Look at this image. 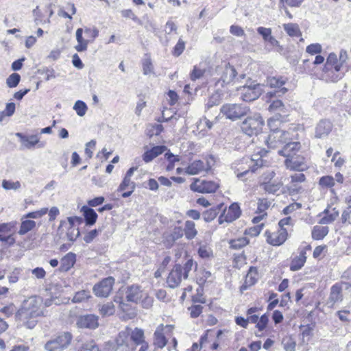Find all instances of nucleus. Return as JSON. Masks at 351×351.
<instances>
[{
    "label": "nucleus",
    "instance_id": "c756f323",
    "mask_svg": "<svg viewBox=\"0 0 351 351\" xmlns=\"http://www.w3.org/2000/svg\"><path fill=\"white\" fill-rule=\"evenodd\" d=\"M84 29L82 28H78L76 30V40L78 43V44L75 47V49L78 52H82L87 49L88 45L90 42L89 40H85L83 38L82 34H83Z\"/></svg>",
    "mask_w": 351,
    "mask_h": 351
},
{
    "label": "nucleus",
    "instance_id": "09e8293b",
    "mask_svg": "<svg viewBox=\"0 0 351 351\" xmlns=\"http://www.w3.org/2000/svg\"><path fill=\"white\" fill-rule=\"evenodd\" d=\"M258 311V308L257 307H251L247 311V319L248 320V323L251 322L253 324H256L258 321L259 316L258 315L254 314L256 312Z\"/></svg>",
    "mask_w": 351,
    "mask_h": 351
},
{
    "label": "nucleus",
    "instance_id": "052dcab7",
    "mask_svg": "<svg viewBox=\"0 0 351 351\" xmlns=\"http://www.w3.org/2000/svg\"><path fill=\"white\" fill-rule=\"evenodd\" d=\"M188 310L192 318H197L202 313L203 306L200 304L193 305Z\"/></svg>",
    "mask_w": 351,
    "mask_h": 351
},
{
    "label": "nucleus",
    "instance_id": "3c124183",
    "mask_svg": "<svg viewBox=\"0 0 351 351\" xmlns=\"http://www.w3.org/2000/svg\"><path fill=\"white\" fill-rule=\"evenodd\" d=\"M78 351H99V348L94 341H90L82 343Z\"/></svg>",
    "mask_w": 351,
    "mask_h": 351
},
{
    "label": "nucleus",
    "instance_id": "bb28decb",
    "mask_svg": "<svg viewBox=\"0 0 351 351\" xmlns=\"http://www.w3.org/2000/svg\"><path fill=\"white\" fill-rule=\"evenodd\" d=\"M75 261L76 255L73 252H69L61 259L60 271L62 272L68 271L73 267Z\"/></svg>",
    "mask_w": 351,
    "mask_h": 351
},
{
    "label": "nucleus",
    "instance_id": "7c9ffc66",
    "mask_svg": "<svg viewBox=\"0 0 351 351\" xmlns=\"http://www.w3.org/2000/svg\"><path fill=\"white\" fill-rule=\"evenodd\" d=\"M286 116L287 114L276 113L274 117L267 120V125L270 129V132H273L274 130H280L278 125L285 121Z\"/></svg>",
    "mask_w": 351,
    "mask_h": 351
},
{
    "label": "nucleus",
    "instance_id": "4c0bfd02",
    "mask_svg": "<svg viewBox=\"0 0 351 351\" xmlns=\"http://www.w3.org/2000/svg\"><path fill=\"white\" fill-rule=\"evenodd\" d=\"M270 112H278L281 114H286V107L283 102L280 99L274 100L268 108Z\"/></svg>",
    "mask_w": 351,
    "mask_h": 351
},
{
    "label": "nucleus",
    "instance_id": "5701e85b",
    "mask_svg": "<svg viewBox=\"0 0 351 351\" xmlns=\"http://www.w3.org/2000/svg\"><path fill=\"white\" fill-rule=\"evenodd\" d=\"M237 75V71L235 68L230 65V63H227L225 65L224 69L221 74V78L218 82H222L221 85L229 84L233 82Z\"/></svg>",
    "mask_w": 351,
    "mask_h": 351
},
{
    "label": "nucleus",
    "instance_id": "7ed1b4c3",
    "mask_svg": "<svg viewBox=\"0 0 351 351\" xmlns=\"http://www.w3.org/2000/svg\"><path fill=\"white\" fill-rule=\"evenodd\" d=\"M264 124L265 122L261 115L258 113H255L252 116H248L242 121L241 130L249 136H257L262 132Z\"/></svg>",
    "mask_w": 351,
    "mask_h": 351
},
{
    "label": "nucleus",
    "instance_id": "473e14b6",
    "mask_svg": "<svg viewBox=\"0 0 351 351\" xmlns=\"http://www.w3.org/2000/svg\"><path fill=\"white\" fill-rule=\"evenodd\" d=\"M223 206V204H220L216 206L215 207H213L208 210H205L202 213V217H203L204 220L206 222H210L211 221H213L217 217V215L219 214V211L221 210V209L222 208Z\"/></svg>",
    "mask_w": 351,
    "mask_h": 351
},
{
    "label": "nucleus",
    "instance_id": "cd10ccee",
    "mask_svg": "<svg viewBox=\"0 0 351 351\" xmlns=\"http://www.w3.org/2000/svg\"><path fill=\"white\" fill-rule=\"evenodd\" d=\"M306 261L305 250H301L299 256H296L292 261L290 265V270L296 271L300 270L304 265Z\"/></svg>",
    "mask_w": 351,
    "mask_h": 351
},
{
    "label": "nucleus",
    "instance_id": "49530a36",
    "mask_svg": "<svg viewBox=\"0 0 351 351\" xmlns=\"http://www.w3.org/2000/svg\"><path fill=\"white\" fill-rule=\"evenodd\" d=\"M264 190L271 194L276 193L280 188V183H274L271 182H265L263 184Z\"/></svg>",
    "mask_w": 351,
    "mask_h": 351
},
{
    "label": "nucleus",
    "instance_id": "79ce46f5",
    "mask_svg": "<svg viewBox=\"0 0 351 351\" xmlns=\"http://www.w3.org/2000/svg\"><path fill=\"white\" fill-rule=\"evenodd\" d=\"M99 313L102 316L112 315L114 313V306L112 302L103 304L99 308Z\"/></svg>",
    "mask_w": 351,
    "mask_h": 351
},
{
    "label": "nucleus",
    "instance_id": "a211bd4d",
    "mask_svg": "<svg viewBox=\"0 0 351 351\" xmlns=\"http://www.w3.org/2000/svg\"><path fill=\"white\" fill-rule=\"evenodd\" d=\"M16 136L20 138L21 145L23 148L31 149L36 144H38V147L40 148L45 146L44 143H40L39 138L37 135L32 134L30 136H26L21 132H17L16 133Z\"/></svg>",
    "mask_w": 351,
    "mask_h": 351
},
{
    "label": "nucleus",
    "instance_id": "4d7b16f0",
    "mask_svg": "<svg viewBox=\"0 0 351 351\" xmlns=\"http://www.w3.org/2000/svg\"><path fill=\"white\" fill-rule=\"evenodd\" d=\"M84 33L86 36L90 38L88 39L90 42H93L94 40L99 36V30L96 27H85Z\"/></svg>",
    "mask_w": 351,
    "mask_h": 351
},
{
    "label": "nucleus",
    "instance_id": "412c9836",
    "mask_svg": "<svg viewBox=\"0 0 351 351\" xmlns=\"http://www.w3.org/2000/svg\"><path fill=\"white\" fill-rule=\"evenodd\" d=\"M300 148L301 144L300 142H290L288 141L285 143L282 149L278 150V154L288 158L293 155H296Z\"/></svg>",
    "mask_w": 351,
    "mask_h": 351
},
{
    "label": "nucleus",
    "instance_id": "a878e982",
    "mask_svg": "<svg viewBox=\"0 0 351 351\" xmlns=\"http://www.w3.org/2000/svg\"><path fill=\"white\" fill-rule=\"evenodd\" d=\"M167 149L165 145H156L146 151L142 156L143 160L146 163L152 161L155 158L162 154Z\"/></svg>",
    "mask_w": 351,
    "mask_h": 351
},
{
    "label": "nucleus",
    "instance_id": "c85d7f7f",
    "mask_svg": "<svg viewBox=\"0 0 351 351\" xmlns=\"http://www.w3.org/2000/svg\"><path fill=\"white\" fill-rule=\"evenodd\" d=\"M130 338L132 348L134 345L138 346L144 343V331L138 328H135L134 330L130 329Z\"/></svg>",
    "mask_w": 351,
    "mask_h": 351
},
{
    "label": "nucleus",
    "instance_id": "6e6552de",
    "mask_svg": "<svg viewBox=\"0 0 351 351\" xmlns=\"http://www.w3.org/2000/svg\"><path fill=\"white\" fill-rule=\"evenodd\" d=\"M286 84V80L282 77H270L267 79V84L271 88H276L274 91L268 92L266 97L271 99L273 97H280L285 95L288 89L283 86Z\"/></svg>",
    "mask_w": 351,
    "mask_h": 351
},
{
    "label": "nucleus",
    "instance_id": "dca6fc26",
    "mask_svg": "<svg viewBox=\"0 0 351 351\" xmlns=\"http://www.w3.org/2000/svg\"><path fill=\"white\" fill-rule=\"evenodd\" d=\"M285 165L287 169L298 171H303L308 168L304 162V158L298 154L286 158Z\"/></svg>",
    "mask_w": 351,
    "mask_h": 351
},
{
    "label": "nucleus",
    "instance_id": "a19ab883",
    "mask_svg": "<svg viewBox=\"0 0 351 351\" xmlns=\"http://www.w3.org/2000/svg\"><path fill=\"white\" fill-rule=\"evenodd\" d=\"M73 108L80 117H83L88 110L86 104L82 100L75 101Z\"/></svg>",
    "mask_w": 351,
    "mask_h": 351
},
{
    "label": "nucleus",
    "instance_id": "2eb2a0df",
    "mask_svg": "<svg viewBox=\"0 0 351 351\" xmlns=\"http://www.w3.org/2000/svg\"><path fill=\"white\" fill-rule=\"evenodd\" d=\"M265 234L267 235V242L273 245L283 244L288 237V232L285 228H279L278 231L272 233L267 230Z\"/></svg>",
    "mask_w": 351,
    "mask_h": 351
},
{
    "label": "nucleus",
    "instance_id": "37998d69",
    "mask_svg": "<svg viewBox=\"0 0 351 351\" xmlns=\"http://www.w3.org/2000/svg\"><path fill=\"white\" fill-rule=\"evenodd\" d=\"M249 241L245 237H241L237 239L231 240L230 242V247L234 250H239L247 245Z\"/></svg>",
    "mask_w": 351,
    "mask_h": 351
},
{
    "label": "nucleus",
    "instance_id": "69168bd1",
    "mask_svg": "<svg viewBox=\"0 0 351 351\" xmlns=\"http://www.w3.org/2000/svg\"><path fill=\"white\" fill-rule=\"evenodd\" d=\"M257 32L260 34L265 42L271 36V29L264 27H258L257 28Z\"/></svg>",
    "mask_w": 351,
    "mask_h": 351
},
{
    "label": "nucleus",
    "instance_id": "13d9d810",
    "mask_svg": "<svg viewBox=\"0 0 351 351\" xmlns=\"http://www.w3.org/2000/svg\"><path fill=\"white\" fill-rule=\"evenodd\" d=\"M130 184H132V190H135L136 184L134 182H132L130 178L124 177L121 183L118 187V191H123L125 190L128 187H129Z\"/></svg>",
    "mask_w": 351,
    "mask_h": 351
},
{
    "label": "nucleus",
    "instance_id": "680f3d73",
    "mask_svg": "<svg viewBox=\"0 0 351 351\" xmlns=\"http://www.w3.org/2000/svg\"><path fill=\"white\" fill-rule=\"evenodd\" d=\"M268 322V316L266 314H264L258 319L256 327L258 329L259 331H263L267 327Z\"/></svg>",
    "mask_w": 351,
    "mask_h": 351
},
{
    "label": "nucleus",
    "instance_id": "0eeeda50",
    "mask_svg": "<svg viewBox=\"0 0 351 351\" xmlns=\"http://www.w3.org/2000/svg\"><path fill=\"white\" fill-rule=\"evenodd\" d=\"M16 226V221L0 223V241L8 246L13 245L16 242L14 236L17 229Z\"/></svg>",
    "mask_w": 351,
    "mask_h": 351
},
{
    "label": "nucleus",
    "instance_id": "4468645a",
    "mask_svg": "<svg viewBox=\"0 0 351 351\" xmlns=\"http://www.w3.org/2000/svg\"><path fill=\"white\" fill-rule=\"evenodd\" d=\"M184 235L183 228L176 226L171 232H165L162 234V243L166 248L170 249L175 242Z\"/></svg>",
    "mask_w": 351,
    "mask_h": 351
},
{
    "label": "nucleus",
    "instance_id": "9b49d317",
    "mask_svg": "<svg viewBox=\"0 0 351 351\" xmlns=\"http://www.w3.org/2000/svg\"><path fill=\"white\" fill-rule=\"evenodd\" d=\"M114 282L115 280L112 276L104 278L99 282L94 285L93 288L94 293L97 297H108L112 289Z\"/></svg>",
    "mask_w": 351,
    "mask_h": 351
},
{
    "label": "nucleus",
    "instance_id": "603ef678",
    "mask_svg": "<svg viewBox=\"0 0 351 351\" xmlns=\"http://www.w3.org/2000/svg\"><path fill=\"white\" fill-rule=\"evenodd\" d=\"M2 187L5 190H18L21 187V183L19 181L12 182L10 180H3Z\"/></svg>",
    "mask_w": 351,
    "mask_h": 351
},
{
    "label": "nucleus",
    "instance_id": "e2e57ef3",
    "mask_svg": "<svg viewBox=\"0 0 351 351\" xmlns=\"http://www.w3.org/2000/svg\"><path fill=\"white\" fill-rule=\"evenodd\" d=\"M184 48L185 43L180 38L176 46L173 47V55L176 57L180 56Z\"/></svg>",
    "mask_w": 351,
    "mask_h": 351
},
{
    "label": "nucleus",
    "instance_id": "338daca9",
    "mask_svg": "<svg viewBox=\"0 0 351 351\" xmlns=\"http://www.w3.org/2000/svg\"><path fill=\"white\" fill-rule=\"evenodd\" d=\"M198 254L202 258H208L212 255V250L206 245H201L198 249Z\"/></svg>",
    "mask_w": 351,
    "mask_h": 351
},
{
    "label": "nucleus",
    "instance_id": "f8f14e48",
    "mask_svg": "<svg viewBox=\"0 0 351 351\" xmlns=\"http://www.w3.org/2000/svg\"><path fill=\"white\" fill-rule=\"evenodd\" d=\"M241 215V210L238 203L234 202L230 204L228 210H223V212L219 217L218 221L219 224L223 222L231 223L237 220Z\"/></svg>",
    "mask_w": 351,
    "mask_h": 351
},
{
    "label": "nucleus",
    "instance_id": "aec40b11",
    "mask_svg": "<svg viewBox=\"0 0 351 351\" xmlns=\"http://www.w3.org/2000/svg\"><path fill=\"white\" fill-rule=\"evenodd\" d=\"M211 169L208 162H204L201 160H195L184 169L188 175H197L202 171H208Z\"/></svg>",
    "mask_w": 351,
    "mask_h": 351
},
{
    "label": "nucleus",
    "instance_id": "c03bdc74",
    "mask_svg": "<svg viewBox=\"0 0 351 351\" xmlns=\"http://www.w3.org/2000/svg\"><path fill=\"white\" fill-rule=\"evenodd\" d=\"M21 80V75L17 73H13L6 80V84L10 88L18 86Z\"/></svg>",
    "mask_w": 351,
    "mask_h": 351
},
{
    "label": "nucleus",
    "instance_id": "774afa93",
    "mask_svg": "<svg viewBox=\"0 0 351 351\" xmlns=\"http://www.w3.org/2000/svg\"><path fill=\"white\" fill-rule=\"evenodd\" d=\"M306 51L307 53L315 55L321 53L322 51V46L318 44H311L308 46H307Z\"/></svg>",
    "mask_w": 351,
    "mask_h": 351
},
{
    "label": "nucleus",
    "instance_id": "bf43d9fd",
    "mask_svg": "<svg viewBox=\"0 0 351 351\" xmlns=\"http://www.w3.org/2000/svg\"><path fill=\"white\" fill-rule=\"evenodd\" d=\"M282 343L285 351H295L296 343L293 339H284Z\"/></svg>",
    "mask_w": 351,
    "mask_h": 351
},
{
    "label": "nucleus",
    "instance_id": "f257e3e1",
    "mask_svg": "<svg viewBox=\"0 0 351 351\" xmlns=\"http://www.w3.org/2000/svg\"><path fill=\"white\" fill-rule=\"evenodd\" d=\"M43 300L40 297L32 296L25 300L21 308L17 311L16 317L23 322V325L29 329L34 328L37 324L36 318L43 316L41 308Z\"/></svg>",
    "mask_w": 351,
    "mask_h": 351
},
{
    "label": "nucleus",
    "instance_id": "c9c22d12",
    "mask_svg": "<svg viewBox=\"0 0 351 351\" xmlns=\"http://www.w3.org/2000/svg\"><path fill=\"white\" fill-rule=\"evenodd\" d=\"M284 30L291 37H298L301 36V32L299 26L296 23H287L283 25Z\"/></svg>",
    "mask_w": 351,
    "mask_h": 351
},
{
    "label": "nucleus",
    "instance_id": "b1692460",
    "mask_svg": "<svg viewBox=\"0 0 351 351\" xmlns=\"http://www.w3.org/2000/svg\"><path fill=\"white\" fill-rule=\"evenodd\" d=\"M127 301L138 303L142 298V291L141 287L137 285L128 286L125 291Z\"/></svg>",
    "mask_w": 351,
    "mask_h": 351
},
{
    "label": "nucleus",
    "instance_id": "9d476101",
    "mask_svg": "<svg viewBox=\"0 0 351 351\" xmlns=\"http://www.w3.org/2000/svg\"><path fill=\"white\" fill-rule=\"evenodd\" d=\"M219 187V185L214 181L200 180L197 178L190 185V189L193 191L201 193H215Z\"/></svg>",
    "mask_w": 351,
    "mask_h": 351
},
{
    "label": "nucleus",
    "instance_id": "2f4dec72",
    "mask_svg": "<svg viewBox=\"0 0 351 351\" xmlns=\"http://www.w3.org/2000/svg\"><path fill=\"white\" fill-rule=\"evenodd\" d=\"M163 328V325L160 324L154 332V343L160 348L165 347L167 343V340L162 332Z\"/></svg>",
    "mask_w": 351,
    "mask_h": 351
},
{
    "label": "nucleus",
    "instance_id": "a18cd8bd",
    "mask_svg": "<svg viewBox=\"0 0 351 351\" xmlns=\"http://www.w3.org/2000/svg\"><path fill=\"white\" fill-rule=\"evenodd\" d=\"M90 292L86 290H82L77 292L72 299L74 303H80L90 298Z\"/></svg>",
    "mask_w": 351,
    "mask_h": 351
},
{
    "label": "nucleus",
    "instance_id": "f3484780",
    "mask_svg": "<svg viewBox=\"0 0 351 351\" xmlns=\"http://www.w3.org/2000/svg\"><path fill=\"white\" fill-rule=\"evenodd\" d=\"M130 335V328L128 327L119 333L116 339L117 350L122 348L123 351H133V348L131 347Z\"/></svg>",
    "mask_w": 351,
    "mask_h": 351
},
{
    "label": "nucleus",
    "instance_id": "5fc2aeb1",
    "mask_svg": "<svg viewBox=\"0 0 351 351\" xmlns=\"http://www.w3.org/2000/svg\"><path fill=\"white\" fill-rule=\"evenodd\" d=\"M101 232V228L90 230L84 237V241L86 243H91L97 237L99 232Z\"/></svg>",
    "mask_w": 351,
    "mask_h": 351
},
{
    "label": "nucleus",
    "instance_id": "e433bc0d",
    "mask_svg": "<svg viewBox=\"0 0 351 351\" xmlns=\"http://www.w3.org/2000/svg\"><path fill=\"white\" fill-rule=\"evenodd\" d=\"M258 269L256 267L251 266L245 276V284L249 286L254 285L258 280Z\"/></svg>",
    "mask_w": 351,
    "mask_h": 351
},
{
    "label": "nucleus",
    "instance_id": "4be33fe9",
    "mask_svg": "<svg viewBox=\"0 0 351 351\" xmlns=\"http://www.w3.org/2000/svg\"><path fill=\"white\" fill-rule=\"evenodd\" d=\"M77 324L80 328L95 329L99 326L98 316L93 314L81 316L79 317Z\"/></svg>",
    "mask_w": 351,
    "mask_h": 351
},
{
    "label": "nucleus",
    "instance_id": "20e7f679",
    "mask_svg": "<svg viewBox=\"0 0 351 351\" xmlns=\"http://www.w3.org/2000/svg\"><path fill=\"white\" fill-rule=\"evenodd\" d=\"M265 85L249 79L246 84L240 88L241 98L245 101H252L257 99L263 93Z\"/></svg>",
    "mask_w": 351,
    "mask_h": 351
},
{
    "label": "nucleus",
    "instance_id": "864d4df0",
    "mask_svg": "<svg viewBox=\"0 0 351 351\" xmlns=\"http://www.w3.org/2000/svg\"><path fill=\"white\" fill-rule=\"evenodd\" d=\"M205 73L204 69L198 68L197 66H194L192 71L190 73V79L192 81H195L201 78Z\"/></svg>",
    "mask_w": 351,
    "mask_h": 351
},
{
    "label": "nucleus",
    "instance_id": "58836bf2",
    "mask_svg": "<svg viewBox=\"0 0 351 351\" xmlns=\"http://www.w3.org/2000/svg\"><path fill=\"white\" fill-rule=\"evenodd\" d=\"M35 227L36 222L34 221L31 219L23 220L18 233L20 235H24L28 232L32 230Z\"/></svg>",
    "mask_w": 351,
    "mask_h": 351
},
{
    "label": "nucleus",
    "instance_id": "39448f33",
    "mask_svg": "<svg viewBox=\"0 0 351 351\" xmlns=\"http://www.w3.org/2000/svg\"><path fill=\"white\" fill-rule=\"evenodd\" d=\"M72 335L69 332L58 333L45 345L47 351H62L71 343Z\"/></svg>",
    "mask_w": 351,
    "mask_h": 351
},
{
    "label": "nucleus",
    "instance_id": "6e6d98bb",
    "mask_svg": "<svg viewBox=\"0 0 351 351\" xmlns=\"http://www.w3.org/2000/svg\"><path fill=\"white\" fill-rule=\"evenodd\" d=\"M339 216V212L335 211L334 213L331 214H328L327 215L322 217L319 223L321 224H328L332 222H333L336 218Z\"/></svg>",
    "mask_w": 351,
    "mask_h": 351
},
{
    "label": "nucleus",
    "instance_id": "ddd939ff",
    "mask_svg": "<svg viewBox=\"0 0 351 351\" xmlns=\"http://www.w3.org/2000/svg\"><path fill=\"white\" fill-rule=\"evenodd\" d=\"M343 285H346V288L350 286L349 283L342 282L341 283H335L331 287L330 295L326 302L329 307H332L336 303L342 302L343 298L342 293Z\"/></svg>",
    "mask_w": 351,
    "mask_h": 351
},
{
    "label": "nucleus",
    "instance_id": "de8ad7c7",
    "mask_svg": "<svg viewBox=\"0 0 351 351\" xmlns=\"http://www.w3.org/2000/svg\"><path fill=\"white\" fill-rule=\"evenodd\" d=\"M37 73L40 75L45 74V80L49 81L50 79L55 78V71L52 68L43 66L37 70Z\"/></svg>",
    "mask_w": 351,
    "mask_h": 351
},
{
    "label": "nucleus",
    "instance_id": "f704fd0d",
    "mask_svg": "<svg viewBox=\"0 0 351 351\" xmlns=\"http://www.w3.org/2000/svg\"><path fill=\"white\" fill-rule=\"evenodd\" d=\"M328 231L327 226H315L311 232L312 238L314 240H322L328 234Z\"/></svg>",
    "mask_w": 351,
    "mask_h": 351
},
{
    "label": "nucleus",
    "instance_id": "8fccbe9b",
    "mask_svg": "<svg viewBox=\"0 0 351 351\" xmlns=\"http://www.w3.org/2000/svg\"><path fill=\"white\" fill-rule=\"evenodd\" d=\"M319 184L325 188H331L335 185V179L330 176H325L320 178Z\"/></svg>",
    "mask_w": 351,
    "mask_h": 351
},
{
    "label": "nucleus",
    "instance_id": "1a4fd4ad",
    "mask_svg": "<svg viewBox=\"0 0 351 351\" xmlns=\"http://www.w3.org/2000/svg\"><path fill=\"white\" fill-rule=\"evenodd\" d=\"M290 139L291 135L289 132L282 130H274V132H270L266 139V143L269 149H276L285 145Z\"/></svg>",
    "mask_w": 351,
    "mask_h": 351
},
{
    "label": "nucleus",
    "instance_id": "72a5a7b5",
    "mask_svg": "<svg viewBox=\"0 0 351 351\" xmlns=\"http://www.w3.org/2000/svg\"><path fill=\"white\" fill-rule=\"evenodd\" d=\"M184 234L187 240H192L197 234V230L195 228V224L193 221H186L183 229Z\"/></svg>",
    "mask_w": 351,
    "mask_h": 351
},
{
    "label": "nucleus",
    "instance_id": "6ab92c4d",
    "mask_svg": "<svg viewBox=\"0 0 351 351\" xmlns=\"http://www.w3.org/2000/svg\"><path fill=\"white\" fill-rule=\"evenodd\" d=\"M333 125L328 119L320 120L315 128V137L316 138H324L328 136L332 131Z\"/></svg>",
    "mask_w": 351,
    "mask_h": 351
},
{
    "label": "nucleus",
    "instance_id": "f03ea898",
    "mask_svg": "<svg viewBox=\"0 0 351 351\" xmlns=\"http://www.w3.org/2000/svg\"><path fill=\"white\" fill-rule=\"evenodd\" d=\"M193 266H195V269L196 270L197 263L194 262L192 258L187 259L183 266L179 263L176 264L167 279L169 287L171 289L178 287L181 283L182 278L184 279L188 278L189 274L192 270Z\"/></svg>",
    "mask_w": 351,
    "mask_h": 351
},
{
    "label": "nucleus",
    "instance_id": "393cba45",
    "mask_svg": "<svg viewBox=\"0 0 351 351\" xmlns=\"http://www.w3.org/2000/svg\"><path fill=\"white\" fill-rule=\"evenodd\" d=\"M81 212L83 214L84 221L86 226H92L96 223L98 215L93 208L88 206H83L81 208Z\"/></svg>",
    "mask_w": 351,
    "mask_h": 351
},
{
    "label": "nucleus",
    "instance_id": "423d86ee",
    "mask_svg": "<svg viewBox=\"0 0 351 351\" xmlns=\"http://www.w3.org/2000/svg\"><path fill=\"white\" fill-rule=\"evenodd\" d=\"M250 108L239 104H226L220 109V112L228 119L235 121L247 114Z\"/></svg>",
    "mask_w": 351,
    "mask_h": 351
},
{
    "label": "nucleus",
    "instance_id": "ea45409f",
    "mask_svg": "<svg viewBox=\"0 0 351 351\" xmlns=\"http://www.w3.org/2000/svg\"><path fill=\"white\" fill-rule=\"evenodd\" d=\"M221 102V95L219 93L216 92L208 98V101L206 104L205 108L206 110H209L215 106L219 105Z\"/></svg>",
    "mask_w": 351,
    "mask_h": 351
},
{
    "label": "nucleus",
    "instance_id": "0e129e2a",
    "mask_svg": "<svg viewBox=\"0 0 351 351\" xmlns=\"http://www.w3.org/2000/svg\"><path fill=\"white\" fill-rule=\"evenodd\" d=\"M263 227V223L249 228L248 229L245 230V234H247L252 237H256L261 233Z\"/></svg>",
    "mask_w": 351,
    "mask_h": 351
}]
</instances>
